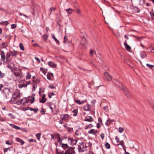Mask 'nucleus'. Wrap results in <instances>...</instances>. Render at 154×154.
<instances>
[{
  "instance_id": "69168bd1",
  "label": "nucleus",
  "mask_w": 154,
  "mask_h": 154,
  "mask_svg": "<svg viewBox=\"0 0 154 154\" xmlns=\"http://www.w3.org/2000/svg\"><path fill=\"white\" fill-rule=\"evenodd\" d=\"M35 76H34L32 77V81L34 83H36L35 82Z\"/></svg>"
},
{
  "instance_id": "a19ab883",
  "label": "nucleus",
  "mask_w": 154,
  "mask_h": 154,
  "mask_svg": "<svg viewBox=\"0 0 154 154\" xmlns=\"http://www.w3.org/2000/svg\"><path fill=\"white\" fill-rule=\"evenodd\" d=\"M140 55L142 58H143L145 57L146 56V54L145 53H144L143 54H140Z\"/></svg>"
},
{
  "instance_id": "6e6552de",
  "label": "nucleus",
  "mask_w": 154,
  "mask_h": 154,
  "mask_svg": "<svg viewBox=\"0 0 154 154\" xmlns=\"http://www.w3.org/2000/svg\"><path fill=\"white\" fill-rule=\"evenodd\" d=\"M13 147H9L7 148H4V152L5 153L7 152V154H12L11 153V151H12V149H11Z\"/></svg>"
},
{
  "instance_id": "0eeeda50",
  "label": "nucleus",
  "mask_w": 154,
  "mask_h": 154,
  "mask_svg": "<svg viewBox=\"0 0 154 154\" xmlns=\"http://www.w3.org/2000/svg\"><path fill=\"white\" fill-rule=\"evenodd\" d=\"M4 95L6 99H8L10 97L9 95L10 92L9 90H5L3 91Z\"/></svg>"
},
{
  "instance_id": "4c0bfd02",
  "label": "nucleus",
  "mask_w": 154,
  "mask_h": 154,
  "mask_svg": "<svg viewBox=\"0 0 154 154\" xmlns=\"http://www.w3.org/2000/svg\"><path fill=\"white\" fill-rule=\"evenodd\" d=\"M146 65L148 67L151 69H152V68H154V65H150L148 63H147L146 64Z\"/></svg>"
},
{
  "instance_id": "39448f33",
  "label": "nucleus",
  "mask_w": 154,
  "mask_h": 154,
  "mask_svg": "<svg viewBox=\"0 0 154 154\" xmlns=\"http://www.w3.org/2000/svg\"><path fill=\"white\" fill-rule=\"evenodd\" d=\"M14 75L17 77L20 76L22 75L21 69H18L13 72Z\"/></svg>"
},
{
  "instance_id": "338daca9",
  "label": "nucleus",
  "mask_w": 154,
  "mask_h": 154,
  "mask_svg": "<svg viewBox=\"0 0 154 154\" xmlns=\"http://www.w3.org/2000/svg\"><path fill=\"white\" fill-rule=\"evenodd\" d=\"M98 121L100 123H102V119H101L100 118H98Z\"/></svg>"
},
{
  "instance_id": "5701e85b",
  "label": "nucleus",
  "mask_w": 154,
  "mask_h": 154,
  "mask_svg": "<svg viewBox=\"0 0 154 154\" xmlns=\"http://www.w3.org/2000/svg\"><path fill=\"white\" fill-rule=\"evenodd\" d=\"M65 10L67 13L69 14H72V12L74 11V10L71 8H68L66 9Z\"/></svg>"
},
{
  "instance_id": "393cba45",
  "label": "nucleus",
  "mask_w": 154,
  "mask_h": 154,
  "mask_svg": "<svg viewBox=\"0 0 154 154\" xmlns=\"http://www.w3.org/2000/svg\"><path fill=\"white\" fill-rule=\"evenodd\" d=\"M30 110L31 111H33L35 112V113H36L37 112V111L38 110V109H34L33 108H31V107H29L27 109H26V110Z\"/></svg>"
},
{
  "instance_id": "13d9d810",
  "label": "nucleus",
  "mask_w": 154,
  "mask_h": 154,
  "mask_svg": "<svg viewBox=\"0 0 154 154\" xmlns=\"http://www.w3.org/2000/svg\"><path fill=\"white\" fill-rule=\"evenodd\" d=\"M100 136L102 140H103L104 137V134L103 133H102L100 135Z\"/></svg>"
},
{
  "instance_id": "7c9ffc66",
  "label": "nucleus",
  "mask_w": 154,
  "mask_h": 154,
  "mask_svg": "<svg viewBox=\"0 0 154 154\" xmlns=\"http://www.w3.org/2000/svg\"><path fill=\"white\" fill-rule=\"evenodd\" d=\"M72 113H73V115L74 116H76L77 114V110L76 109H74L72 111Z\"/></svg>"
},
{
  "instance_id": "ddd939ff",
  "label": "nucleus",
  "mask_w": 154,
  "mask_h": 154,
  "mask_svg": "<svg viewBox=\"0 0 154 154\" xmlns=\"http://www.w3.org/2000/svg\"><path fill=\"white\" fill-rule=\"evenodd\" d=\"M45 95L43 94L42 96V99L40 100V102L41 103H44L46 101V99L45 98Z\"/></svg>"
},
{
  "instance_id": "cd10ccee",
  "label": "nucleus",
  "mask_w": 154,
  "mask_h": 154,
  "mask_svg": "<svg viewBox=\"0 0 154 154\" xmlns=\"http://www.w3.org/2000/svg\"><path fill=\"white\" fill-rule=\"evenodd\" d=\"M30 82H26L25 83H23L22 85V86L23 87H26L27 85L30 83Z\"/></svg>"
},
{
  "instance_id": "bf43d9fd",
  "label": "nucleus",
  "mask_w": 154,
  "mask_h": 154,
  "mask_svg": "<svg viewBox=\"0 0 154 154\" xmlns=\"http://www.w3.org/2000/svg\"><path fill=\"white\" fill-rule=\"evenodd\" d=\"M52 37L54 40L55 41L57 39L55 36L54 34H52Z\"/></svg>"
},
{
  "instance_id": "c9c22d12",
  "label": "nucleus",
  "mask_w": 154,
  "mask_h": 154,
  "mask_svg": "<svg viewBox=\"0 0 154 154\" xmlns=\"http://www.w3.org/2000/svg\"><path fill=\"white\" fill-rule=\"evenodd\" d=\"M94 53H95V51L92 50H91L90 52V55L92 57Z\"/></svg>"
},
{
  "instance_id": "f704fd0d",
  "label": "nucleus",
  "mask_w": 154,
  "mask_h": 154,
  "mask_svg": "<svg viewBox=\"0 0 154 154\" xmlns=\"http://www.w3.org/2000/svg\"><path fill=\"white\" fill-rule=\"evenodd\" d=\"M41 134L40 133H38L36 134V136L38 140L40 139Z\"/></svg>"
},
{
  "instance_id": "8fccbe9b",
  "label": "nucleus",
  "mask_w": 154,
  "mask_h": 154,
  "mask_svg": "<svg viewBox=\"0 0 154 154\" xmlns=\"http://www.w3.org/2000/svg\"><path fill=\"white\" fill-rule=\"evenodd\" d=\"M103 109L105 111L107 112L109 110L108 107L107 106H106L104 107Z\"/></svg>"
},
{
  "instance_id": "2f4dec72",
  "label": "nucleus",
  "mask_w": 154,
  "mask_h": 154,
  "mask_svg": "<svg viewBox=\"0 0 154 154\" xmlns=\"http://www.w3.org/2000/svg\"><path fill=\"white\" fill-rule=\"evenodd\" d=\"M93 127V125L91 124L86 125L85 128V129H87L88 128H90Z\"/></svg>"
},
{
  "instance_id": "dca6fc26",
  "label": "nucleus",
  "mask_w": 154,
  "mask_h": 154,
  "mask_svg": "<svg viewBox=\"0 0 154 154\" xmlns=\"http://www.w3.org/2000/svg\"><path fill=\"white\" fill-rule=\"evenodd\" d=\"M16 140L17 142L20 143L22 145H23L24 143V142L19 138H16Z\"/></svg>"
},
{
  "instance_id": "a211bd4d",
  "label": "nucleus",
  "mask_w": 154,
  "mask_h": 154,
  "mask_svg": "<svg viewBox=\"0 0 154 154\" xmlns=\"http://www.w3.org/2000/svg\"><path fill=\"white\" fill-rule=\"evenodd\" d=\"M48 65L50 67L52 68H56L57 66L56 64L52 61H49Z\"/></svg>"
},
{
  "instance_id": "f257e3e1",
  "label": "nucleus",
  "mask_w": 154,
  "mask_h": 154,
  "mask_svg": "<svg viewBox=\"0 0 154 154\" xmlns=\"http://www.w3.org/2000/svg\"><path fill=\"white\" fill-rule=\"evenodd\" d=\"M10 51L8 52L6 54L5 56V53L3 51H1L0 52V55L1 56V58L0 60V65L2 64L3 62H5V59H6V60L7 61H8V58L11 56V54H10Z\"/></svg>"
},
{
  "instance_id": "aec40b11",
  "label": "nucleus",
  "mask_w": 154,
  "mask_h": 154,
  "mask_svg": "<svg viewBox=\"0 0 154 154\" xmlns=\"http://www.w3.org/2000/svg\"><path fill=\"white\" fill-rule=\"evenodd\" d=\"M69 118V115L68 114H64L62 118H61V119L64 121H66Z\"/></svg>"
},
{
  "instance_id": "603ef678",
  "label": "nucleus",
  "mask_w": 154,
  "mask_h": 154,
  "mask_svg": "<svg viewBox=\"0 0 154 154\" xmlns=\"http://www.w3.org/2000/svg\"><path fill=\"white\" fill-rule=\"evenodd\" d=\"M119 87L121 90H125V89H126V88H124V86L122 85H121Z\"/></svg>"
},
{
  "instance_id": "de8ad7c7",
  "label": "nucleus",
  "mask_w": 154,
  "mask_h": 154,
  "mask_svg": "<svg viewBox=\"0 0 154 154\" xmlns=\"http://www.w3.org/2000/svg\"><path fill=\"white\" fill-rule=\"evenodd\" d=\"M8 115L11 119H14L15 118L14 117L12 113H9L8 114Z\"/></svg>"
},
{
  "instance_id": "72a5a7b5",
  "label": "nucleus",
  "mask_w": 154,
  "mask_h": 154,
  "mask_svg": "<svg viewBox=\"0 0 154 154\" xmlns=\"http://www.w3.org/2000/svg\"><path fill=\"white\" fill-rule=\"evenodd\" d=\"M47 105L49 106L50 108L51 109L52 112H53V108L51 107V103H47Z\"/></svg>"
},
{
  "instance_id": "6e6d98bb",
  "label": "nucleus",
  "mask_w": 154,
  "mask_h": 154,
  "mask_svg": "<svg viewBox=\"0 0 154 154\" xmlns=\"http://www.w3.org/2000/svg\"><path fill=\"white\" fill-rule=\"evenodd\" d=\"M5 118L0 117V121L1 122H5Z\"/></svg>"
},
{
  "instance_id": "864d4df0",
  "label": "nucleus",
  "mask_w": 154,
  "mask_h": 154,
  "mask_svg": "<svg viewBox=\"0 0 154 154\" xmlns=\"http://www.w3.org/2000/svg\"><path fill=\"white\" fill-rule=\"evenodd\" d=\"M115 140L116 141V142L118 143L119 142V138L117 136H116V137H115Z\"/></svg>"
},
{
  "instance_id": "79ce46f5",
  "label": "nucleus",
  "mask_w": 154,
  "mask_h": 154,
  "mask_svg": "<svg viewBox=\"0 0 154 154\" xmlns=\"http://www.w3.org/2000/svg\"><path fill=\"white\" fill-rule=\"evenodd\" d=\"M43 38L45 40H47L48 39V36L46 34L43 35Z\"/></svg>"
},
{
  "instance_id": "c03bdc74",
  "label": "nucleus",
  "mask_w": 154,
  "mask_h": 154,
  "mask_svg": "<svg viewBox=\"0 0 154 154\" xmlns=\"http://www.w3.org/2000/svg\"><path fill=\"white\" fill-rule=\"evenodd\" d=\"M47 79L49 80H52V79L51 78V76L50 75L49 73H48L47 74Z\"/></svg>"
},
{
  "instance_id": "052dcab7",
  "label": "nucleus",
  "mask_w": 154,
  "mask_h": 154,
  "mask_svg": "<svg viewBox=\"0 0 154 154\" xmlns=\"http://www.w3.org/2000/svg\"><path fill=\"white\" fill-rule=\"evenodd\" d=\"M7 22L8 23L6 24V25H7L8 24V22L7 21H5L4 22H0V24H2L3 23H5Z\"/></svg>"
},
{
  "instance_id": "5fc2aeb1",
  "label": "nucleus",
  "mask_w": 154,
  "mask_h": 154,
  "mask_svg": "<svg viewBox=\"0 0 154 154\" xmlns=\"http://www.w3.org/2000/svg\"><path fill=\"white\" fill-rule=\"evenodd\" d=\"M67 37L66 36H65L64 38L63 42L64 43H66L67 41Z\"/></svg>"
},
{
  "instance_id": "20e7f679",
  "label": "nucleus",
  "mask_w": 154,
  "mask_h": 154,
  "mask_svg": "<svg viewBox=\"0 0 154 154\" xmlns=\"http://www.w3.org/2000/svg\"><path fill=\"white\" fill-rule=\"evenodd\" d=\"M68 139L69 142L72 146L75 145L77 141V139H73L72 138L68 137Z\"/></svg>"
},
{
  "instance_id": "412c9836",
  "label": "nucleus",
  "mask_w": 154,
  "mask_h": 154,
  "mask_svg": "<svg viewBox=\"0 0 154 154\" xmlns=\"http://www.w3.org/2000/svg\"><path fill=\"white\" fill-rule=\"evenodd\" d=\"M9 125L11 127L15 129L16 130H19L20 129L19 127L16 126L14 125H13L12 124H9Z\"/></svg>"
},
{
  "instance_id": "4be33fe9",
  "label": "nucleus",
  "mask_w": 154,
  "mask_h": 154,
  "mask_svg": "<svg viewBox=\"0 0 154 154\" xmlns=\"http://www.w3.org/2000/svg\"><path fill=\"white\" fill-rule=\"evenodd\" d=\"M56 154H64V151L60 150L59 149L56 148Z\"/></svg>"
},
{
  "instance_id": "473e14b6",
  "label": "nucleus",
  "mask_w": 154,
  "mask_h": 154,
  "mask_svg": "<svg viewBox=\"0 0 154 154\" xmlns=\"http://www.w3.org/2000/svg\"><path fill=\"white\" fill-rule=\"evenodd\" d=\"M19 47L20 49L22 51H24V48L23 44L22 43H20L19 44Z\"/></svg>"
},
{
  "instance_id": "0e129e2a",
  "label": "nucleus",
  "mask_w": 154,
  "mask_h": 154,
  "mask_svg": "<svg viewBox=\"0 0 154 154\" xmlns=\"http://www.w3.org/2000/svg\"><path fill=\"white\" fill-rule=\"evenodd\" d=\"M48 87L49 88H51V89H54V88H55V87H54V86H52L51 85H50L48 86Z\"/></svg>"
},
{
  "instance_id": "9d476101",
  "label": "nucleus",
  "mask_w": 154,
  "mask_h": 154,
  "mask_svg": "<svg viewBox=\"0 0 154 154\" xmlns=\"http://www.w3.org/2000/svg\"><path fill=\"white\" fill-rule=\"evenodd\" d=\"M97 131L93 129H91L88 131V133L89 134H92L94 135H96Z\"/></svg>"
},
{
  "instance_id": "37998d69",
  "label": "nucleus",
  "mask_w": 154,
  "mask_h": 154,
  "mask_svg": "<svg viewBox=\"0 0 154 154\" xmlns=\"http://www.w3.org/2000/svg\"><path fill=\"white\" fill-rule=\"evenodd\" d=\"M124 131V129L122 127H119V133H121Z\"/></svg>"
},
{
  "instance_id": "423d86ee",
  "label": "nucleus",
  "mask_w": 154,
  "mask_h": 154,
  "mask_svg": "<svg viewBox=\"0 0 154 154\" xmlns=\"http://www.w3.org/2000/svg\"><path fill=\"white\" fill-rule=\"evenodd\" d=\"M74 152V150L73 148L70 147L65 151L64 154H73Z\"/></svg>"
},
{
  "instance_id": "2eb2a0df",
  "label": "nucleus",
  "mask_w": 154,
  "mask_h": 154,
  "mask_svg": "<svg viewBox=\"0 0 154 154\" xmlns=\"http://www.w3.org/2000/svg\"><path fill=\"white\" fill-rule=\"evenodd\" d=\"M84 120L85 121L91 122L93 121L94 120L92 117L91 116H88V117L85 118Z\"/></svg>"
},
{
  "instance_id": "1a4fd4ad",
  "label": "nucleus",
  "mask_w": 154,
  "mask_h": 154,
  "mask_svg": "<svg viewBox=\"0 0 154 154\" xmlns=\"http://www.w3.org/2000/svg\"><path fill=\"white\" fill-rule=\"evenodd\" d=\"M104 77L108 81H110L112 79V77L107 72H105L104 74Z\"/></svg>"
},
{
  "instance_id": "58836bf2",
  "label": "nucleus",
  "mask_w": 154,
  "mask_h": 154,
  "mask_svg": "<svg viewBox=\"0 0 154 154\" xmlns=\"http://www.w3.org/2000/svg\"><path fill=\"white\" fill-rule=\"evenodd\" d=\"M56 8H51L49 9V11L50 12V13L49 14V15H50L51 13H52V11L53 10L55 11L56 10Z\"/></svg>"
},
{
  "instance_id": "f03ea898",
  "label": "nucleus",
  "mask_w": 154,
  "mask_h": 154,
  "mask_svg": "<svg viewBox=\"0 0 154 154\" xmlns=\"http://www.w3.org/2000/svg\"><path fill=\"white\" fill-rule=\"evenodd\" d=\"M20 97V92H16L14 93L12 97L10 100V103L11 104L15 103L16 100L19 99Z\"/></svg>"
},
{
  "instance_id": "e2e57ef3",
  "label": "nucleus",
  "mask_w": 154,
  "mask_h": 154,
  "mask_svg": "<svg viewBox=\"0 0 154 154\" xmlns=\"http://www.w3.org/2000/svg\"><path fill=\"white\" fill-rule=\"evenodd\" d=\"M35 59L37 61V62L39 63L40 62V60L37 57H35Z\"/></svg>"
},
{
  "instance_id": "a18cd8bd",
  "label": "nucleus",
  "mask_w": 154,
  "mask_h": 154,
  "mask_svg": "<svg viewBox=\"0 0 154 154\" xmlns=\"http://www.w3.org/2000/svg\"><path fill=\"white\" fill-rule=\"evenodd\" d=\"M34 99L35 98L33 97H30L29 100H30V102L31 103H33Z\"/></svg>"
},
{
  "instance_id": "f8f14e48",
  "label": "nucleus",
  "mask_w": 154,
  "mask_h": 154,
  "mask_svg": "<svg viewBox=\"0 0 154 154\" xmlns=\"http://www.w3.org/2000/svg\"><path fill=\"white\" fill-rule=\"evenodd\" d=\"M60 146L64 150L66 149L69 148V146L66 143H62L60 145Z\"/></svg>"
},
{
  "instance_id": "4d7b16f0",
  "label": "nucleus",
  "mask_w": 154,
  "mask_h": 154,
  "mask_svg": "<svg viewBox=\"0 0 154 154\" xmlns=\"http://www.w3.org/2000/svg\"><path fill=\"white\" fill-rule=\"evenodd\" d=\"M28 140L30 142H33L34 141H35V140H34L32 139H29Z\"/></svg>"
},
{
  "instance_id": "a878e982",
  "label": "nucleus",
  "mask_w": 154,
  "mask_h": 154,
  "mask_svg": "<svg viewBox=\"0 0 154 154\" xmlns=\"http://www.w3.org/2000/svg\"><path fill=\"white\" fill-rule=\"evenodd\" d=\"M57 135H58V138H57V142L60 143V145L62 143H63L62 142V140L61 139L60 135L59 134H57Z\"/></svg>"
},
{
  "instance_id": "49530a36",
  "label": "nucleus",
  "mask_w": 154,
  "mask_h": 154,
  "mask_svg": "<svg viewBox=\"0 0 154 154\" xmlns=\"http://www.w3.org/2000/svg\"><path fill=\"white\" fill-rule=\"evenodd\" d=\"M16 27V25L15 24H13L11 25V29H15Z\"/></svg>"
},
{
  "instance_id": "bb28decb",
  "label": "nucleus",
  "mask_w": 154,
  "mask_h": 154,
  "mask_svg": "<svg viewBox=\"0 0 154 154\" xmlns=\"http://www.w3.org/2000/svg\"><path fill=\"white\" fill-rule=\"evenodd\" d=\"M31 77V75L30 73L28 72H26V79H30Z\"/></svg>"
},
{
  "instance_id": "f3484780",
  "label": "nucleus",
  "mask_w": 154,
  "mask_h": 154,
  "mask_svg": "<svg viewBox=\"0 0 154 154\" xmlns=\"http://www.w3.org/2000/svg\"><path fill=\"white\" fill-rule=\"evenodd\" d=\"M87 101V100H83L81 102L79 100H75V102L76 103L78 104H83L85 103Z\"/></svg>"
},
{
  "instance_id": "680f3d73",
  "label": "nucleus",
  "mask_w": 154,
  "mask_h": 154,
  "mask_svg": "<svg viewBox=\"0 0 154 154\" xmlns=\"http://www.w3.org/2000/svg\"><path fill=\"white\" fill-rule=\"evenodd\" d=\"M41 113H42V114H45V110H44V109H41Z\"/></svg>"
},
{
  "instance_id": "b1692460",
  "label": "nucleus",
  "mask_w": 154,
  "mask_h": 154,
  "mask_svg": "<svg viewBox=\"0 0 154 154\" xmlns=\"http://www.w3.org/2000/svg\"><path fill=\"white\" fill-rule=\"evenodd\" d=\"M124 94L128 97H129L130 96V94L127 89H126L124 90Z\"/></svg>"
},
{
  "instance_id": "9b49d317",
  "label": "nucleus",
  "mask_w": 154,
  "mask_h": 154,
  "mask_svg": "<svg viewBox=\"0 0 154 154\" xmlns=\"http://www.w3.org/2000/svg\"><path fill=\"white\" fill-rule=\"evenodd\" d=\"M83 109L85 111H91V106L89 104H87L84 106Z\"/></svg>"
},
{
  "instance_id": "774afa93",
  "label": "nucleus",
  "mask_w": 154,
  "mask_h": 154,
  "mask_svg": "<svg viewBox=\"0 0 154 154\" xmlns=\"http://www.w3.org/2000/svg\"><path fill=\"white\" fill-rule=\"evenodd\" d=\"M97 127L98 128H100V123H97Z\"/></svg>"
},
{
  "instance_id": "4468645a",
  "label": "nucleus",
  "mask_w": 154,
  "mask_h": 154,
  "mask_svg": "<svg viewBox=\"0 0 154 154\" xmlns=\"http://www.w3.org/2000/svg\"><path fill=\"white\" fill-rule=\"evenodd\" d=\"M125 42H126V41ZM124 45L125 46V49L128 51H130L131 50V47L126 44V42L124 43Z\"/></svg>"
},
{
  "instance_id": "c756f323",
  "label": "nucleus",
  "mask_w": 154,
  "mask_h": 154,
  "mask_svg": "<svg viewBox=\"0 0 154 154\" xmlns=\"http://www.w3.org/2000/svg\"><path fill=\"white\" fill-rule=\"evenodd\" d=\"M5 143L7 145H12L13 143L12 140H7L5 142Z\"/></svg>"
},
{
  "instance_id": "09e8293b",
  "label": "nucleus",
  "mask_w": 154,
  "mask_h": 154,
  "mask_svg": "<svg viewBox=\"0 0 154 154\" xmlns=\"http://www.w3.org/2000/svg\"><path fill=\"white\" fill-rule=\"evenodd\" d=\"M5 76V74L2 73L1 71L0 70V77L1 78H3Z\"/></svg>"
},
{
  "instance_id": "7ed1b4c3",
  "label": "nucleus",
  "mask_w": 154,
  "mask_h": 154,
  "mask_svg": "<svg viewBox=\"0 0 154 154\" xmlns=\"http://www.w3.org/2000/svg\"><path fill=\"white\" fill-rule=\"evenodd\" d=\"M87 146L85 143L81 142L80 143L78 146V149L79 152H82L86 150Z\"/></svg>"
},
{
  "instance_id": "c85d7f7f",
  "label": "nucleus",
  "mask_w": 154,
  "mask_h": 154,
  "mask_svg": "<svg viewBox=\"0 0 154 154\" xmlns=\"http://www.w3.org/2000/svg\"><path fill=\"white\" fill-rule=\"evenodd\" d=\"M23 100V99L20 100H19L17 101H16L15 103H16L18 105H21L22 103Z\"/></svg>"
},
{
  "instance_id": "ea45409f",
  "label": "nucleus",
  "mask_w": 154,
  "mask_h": 154,
  "mask_svg": "<svg viewBox=\"0 0 154 154\" xmlns=\"http://www.w3.org/2000/svg\"><path fill=\"white\" fill-rule=\"evenodd\" d=\"M7 44V43L6 42L3 43L1 45V47L2 48H4L6 47V45Z\"/></svg>"
},
{
  "instance_id": "e433bc0d",
  "label": "nucleus",
  "mask_w": 154,
  "mask_h": 154,
  "mask_svg": "<svg viewBox=\"0 0 154 154\" xmlns=\"http://www.w3.org/2000/svg\"><path fill=\"white\" fill-rule=\"evenodd\" d=\"M106 147L107 149H109L110 148V144L107 142H106L105 144Z\"/></svg>"
},
{
  "instance_id": "6ab92c4d",
  "label": "nucleus",
  "mask_w": 154,
  "mask_h": 154,
  "mask_svg": "<svg viewBox=\"0 0 154 154\" xmlns=\"http://www.w3.org/2000/svg\"><path fill=\"white\" fill-rule=\"evenodd\" d=\"M11 56L16 57L17 54V52L15 50L10 51Z\"/></svg>"
},
{
  "instance_id": "3c124183",
  "label": "nucleus",
  "mask_w": 154,
  "mask_h": 154,
  "mask_svg": "<svg viewBox=\"0 0 154 154\" xmlns=\"http://www.w3.org/2000/svg\"><path fill=\"white\" fill-rule=\"evenodd\" d=\"M124 143V142L123 140H121L120 141V143L118 144V145H121L123 147H124L123 146V143Z\"/></svg>"
}]
</instances>
